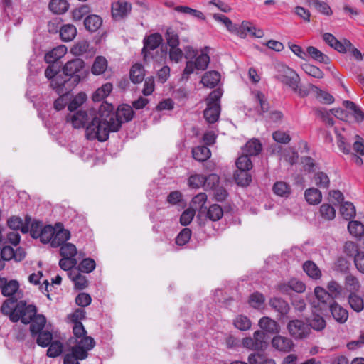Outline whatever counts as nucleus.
Listing matches in <instances>:
<instances>
[{"label":"nucleus","instance_id":"f257e3e1","mask_svg":"<svg viewBox=\"0 0 364 364\" xmlns=\"http://www.w3.org/2000/svg\"><path fill=\"white\" fill-rule=\"evenodd\" d=\"M134 115L132 107L128 105H122L116 112L112 104L104 102L92 122L86 127L85 136L88 140L106 141L110 132H117L122 124L130 122Z\"/></svg>","mask_w":364,"mask_h":364},{"label":"nucleus","instance_id":"f03ea898","mask_svg":"<svg viewBox=\"0 0 364 364\" xmlns=\"http://www.w3.org/2000/svg\"><path fill=\"white\" fill-rule=\"evenodd\" d=\"M64 79L58 77L57 84L63 85L65 93H69L83 78H85L88 71L85 70V63L80 58H74L68 61L63 67Z\"/></svg>","mask_w":364,"mask_h":364},{"label":"nucleus","instance_id":"7ed1b4c3","mask_svg":"<svg viewBox=\"0 0 364 364\" xmlns=\"http://www.w3.org/2000/svg\"><path fill=\"white\" fill-rule=\"evenodd\" d=\"M46 318L39 315L33 323L30 325V332L33 337L37 336L36 343L39 346L48 347L53 340V333L48 329L44 330Z\"/></svg>","mask_w":364,"mask_h":364},{"label":"nucleus","instance_id":"20e7f679","mask_svg":"<svg viewBox=\"0 0 364 364\" xmlns=\"http://www.w3.org/2000/svg\"><path fill=\"white\" fill-rule=\"evenodd\" d=\"M16 314L11 315V321L17 322L19 320L24 323H33L36 318L40 315L37 314L36 306L27 305L25 301H20L16 305Z\"/></svg>","mask_w":364,"mask_h":364},{"label":"nucleus","instance_id":"39448f33","mask_svg":"<svg viewBox=\"0 0 364 364\" xmlns=\"http://www.w3.org/2000/svg\"><path fill=\"white\" fill-rule=\"evenodd\" d=\"M162 42V36L159 33H151L144 37L143 39V48L141 50V55L144 62H149L151 58L154 61H159L160 59L156 55L154 56L151 54V51L157 49Z\"/></svg>","mask_w":364,"mask_h":364},{"label":"nucleus","instance_id":"423d86ee","mask_svg":"<svg viewBox=\"0 0 364 364\" xmlns=\"http://www.w3.org/2000/svg\"><path fill=\"white\" fill-rule=\"evenodd\" d=\"M60 18H55L48 23L50 32H57L59 28L60 36L63 41L69 42L73 41L77 35V28L73 24L61 25Z\"/></svg>","mask_w":364,"mask_h":364},{"label":"nucleus","instance_id":"0eeeda50","mask_svg":"<svg viewBox=\"0 0 364 364\" xmlns=\"http://www.w3.org/2000/svg\"><path fill=\"white\" fill-rule=\"evenodd\" d=\"M287 328L291 336L296 339L306 338L311 332L309 323L301 320L290 321Z\"/></svg>","mask_w":364,"mask_h":364},{"label":"nucleus","instance_id":"6e6552de","mask_svg":"<svg viewBox=\"0 0 364 364\" xmlns=\"http://www.w3.org/2000/svg\"><path fill=\"white\" fill-rule=\"evenodd\" d=\"M50 65L46 68L45 70V76L48 79L51 80L50 85L53 89L56 90L57 92L60 94H65V90H63V85H58L57 82V79L58 77L60 79H64L63 75L59 74L60 71L61 66L58 63H49Z\"/></svg>","mask_w":364,"mask_h":364},{"label":"nucleus","instance_id":"1a4fd4ad","mask_svg":"<svg viewBox=\"0 0 364 364\" xmlns=\"http://www.w3.org/2000/svg\"><path fill=\"white\" fill-rule=\"evenodd\" d=\"M97 113L92 116L90 113L89 115L86 111L79 110L73 114H68L66 120L68 122H70L72 124L73 128L80 129L84 127L87 122L88 125L89 123L92 122V118Z\"/></svg>","mask_w":364,"mask_h":364},{"label":"nucleus","instance_id":"9d476101","mask_svg":"<svg viewBox=\"0 0 364 364\" xmlns=\"http://www.w3.org/2000/svg\"><path fill=\"white\" fill-rule=\"evenodd\" d=\"M304 171L308 173H315L314 180L315 182H329L328 176L321 171L316 173L318 169V165L314 162V160L311 156H305L303 159Z\"/></svg>","mask_w":364,"mask_h":364},{"label":"nucleus","instance_id":"9b49d317","mask_svg":"<svg viewBox=\"0 0 364 364\" xmlns=\"http://www.w3.org/2000/svg\"><path fill=\"white\" fill-rule=\"evenodd\" d=\"M95 342L90 336H85L75 346H73L74 352L78 353L81 359H85L88 355V351L94 348Z\"/></svg>","mask_w":364,"mask_h":364},{"label":"nucleus","instance_id":"f8f14e48","mask_svg":"<svg viewBox=\"0 0 364 364\" xmlns=\"http://www.w3.org/2000/svg\"><path fill=\"white\" fill-rule=\"evenodd\" d=\"M279 291L284 294H290L291 291L302 293L306 289V285L301 281L293 278L287 283H282L278 286Z\"/></svg>","mask_w":364,"mask_h":364},{"label":"nucleus","instance_id":"ddd939ff","mask_svg":"<svg viewBox=\"0 0 364 364\" xmlns=\"http://www.w3.org/2000/svg\"><path fill=\"white\" fill-rule=\"evenodd\" d=\"M70 237V231L64 229L61 224L58 223L55 226V233L51 240V246L53 247H60L66 243L65 242L68 240Z\"/></svg>","mask_w":364,"mask_h":364},{"label":"nucleus","instance_id":"4468645a","mask_svg":"<svg viewBox=\"0 0 364 364\" xmlns=\"http://www.w3.org/2000/svg\"><path fill=\"white\" fill-rule=\"evenodd\" d=\"M132 6L127 1H117L112 7V16L114 20L119 21L126 17L130 12Z\"/></svg>","mask_w":364,"mask_h":364},{"label":"nucleus","instance_id":"2eb2a0df","mask_svg":"<svg viewBox=\"0 0 364 364\" xmlns=\"http://www.w3.org/2000/svg\"><path fill=\"white\" fill-rule=\"evenodd\" d=\"M1 293L4 296L11 297L18 300L22 296L19 290V284L16 280H11L6 282L1 287Z\"/></svg>","mask_w":364,"mask_h":364},{"label":"nucleus","instance_id":"dca6fc26","mask_svg":"<svg viewBox=\"0 0 364 364\" xmlns=\"http://www.w3.org/2000/svg\"><path fill=\"white\" fill-rule=\"evenodd\" d=\"M102 22L103 21L100 16L90 14L84 18L83 26L88 32L95 33L102 26Z\"/></svg>","mask_w":364,"mask_h":364},{"label":"nucleus","instance_id":"f3484780","mask_svg":"<svg viewBox=\"0 0 364 364\" xmlns=\"http://www.w3.org/2000/svg\"><path fill=\"white\" fill-rule=\"evenodd\" d=\"M262 150L260 141L253 138L249 140L242 148V154L248 156H257Z\"/></svg>","mask_w":364,"mask_h":364},{"label":"nucleus","instance_id":"a211bd4d","mask_svg":"<svg viewBox=\"0 0 364 364\" xmlns=\"http://www.w3.org/2000/svg\"><path fill=\"white\" fill-rule=\"evenodd\" d=\"M272 344L277 350L284 352H289L294 347V343L290 338L280 335L273 338Z\"/></svg>","mask_w":364,"mask_h":364},{"label":"nucleus","instance_id":"6ab92c4d","mask_svg":"<svg viewBox=\"0 0 364 364\" xmlns=\"http://www.w3.org/2000/svg\"><path fill=\"white\" fill-rule=\"evenodd\" d=\"M343 105L347 109L348 112L353 117L355 122H360L364 119V112L353 102L344 100Z\"/></svg>","mask_w":364,"mask_h":364},{"label":"nucleus","instance_id":"aec40b11","mask_svg":"<svg viewBox=\"0 0 364 364\" xmlns=\"http://www.w3.org/2000/svg\"><path fill=\"white\" fill-rule=\"evenodd\" d=\"M220 80V74L219 72L212 70L206 72L201 79V82L205 87L214 88L215 87Z\"/></svg>","mask_w":364,"mask_h":364},{"label":"nucleus","instance_id":"412c9836","mask_svg":"<svg viewBox=\"0 0 364 364\" xmlns=\"http://www.w3.org/2000/svg\"><path fill=\"white\" fill-rule=\"evenodd\" d=\"M331 314L338 323H345L348 318V311L337 303H333L330 306Z\"/></svg>","mask_w":364,"mask_h":364},{"label":"nucleus","instance_id":"4be33fe9","mask_svg":"<svg viewBox=\"0 0 364 364\" xmlns=\"http://www.w3.org/2000/svg\"><path fill=\"white\" fill-rule=\"evenodd\" d=\"M221 111L220 105H215L208 106L203 112V115L205 120L210 123L213 124L216 122L220 117Z\"/></svg>","mask_w":364,"mask_h":364},{"label":"nucleus","instance_id":"5701e85b","mask_svg":"<svg viewBox=\"0 0 364 364\" xmlns=\"http://www.w3.org/2000/svg\"><path fill=\"white\" fill-rule=\"evenodd\" d=\"M306 54H308V58L310 57L321 63L327 65L331 63L330 58L314 46L307 47Z\"/></svg>","mask_w":364,"mask_h":364},{"label":"nucleus","instance_id":"b1692460","mask_svg":"<svg viewBox=\"0 0 364 364\" xmlns=\"http://www.w3.org/2000/svg\"><path fill=\"white\" fill-rule=\"evenodd\" d=\"M270 306L281 316H284L288 314L290 307L288 303L281 298H272L269 302Z\"/></svg>","mask_w":364,"mask_h":364},{"label":"nucleus","instance_id":"393cba45","mask_svg":"<svg viewBox=\"0 0 364 364\" xmlns=\"http://www.w3.org/2000/svg\"><path fill=\"white\" fill-rule=\"evenodd\" d=\"M192 156L195 160L204 162L211 156V151L205 145L198 146L193 148Z\"/></svg>","mask_w":364,"mask_h":364},{"label":"nucleus","instance_id":"a878e982","mask_svg":"<svg viewBox=\"0 0 364 364\" xmlns=\"http://www.w3.org/2000/svg\"><path fill=\"white\" fill-rule=\"evenodd\" d=\"M69 278L74 282L75 287L78 289H84L87 286V280L85 276L82 275L77 269L71 270L68 273Z\"/></svg>","mask_w":364,"mask_h":364},{"label":"nucleus","instance_id":"bb28decb","mask_svg":"<svg viewBox=\"0 0 364 364\" xmlns=\"http://www.w3.org/2000/svg\"><path fill=\"white\" fill-rule=\"evenodd\" d=\"M203 213H205V217L210 220L218 221L222 218L223 210L219 205L213 204L208 208H205Z\"/></svg>","mask_w":364,"mask_h":364},{"label":"nucleus","instance_id":"cd10ccee","mask_svg":"<svg viewBox=\"0 0 364 364\" xmlns=\"http://www.w3.org/2000/svg\"><path fill=\"white\" fill-rule=\"evenodd\" d=\"M144 71L141 64L136 63L133 65L129 72L131 81L134 84L141 82L144 79Z\"/></svg>","mask_w":364,"mask_h":364},{"label":"nucleus","instance_id":"c85d7f7f","mask_svg":"<svg viewBox=\"0 0 364 364\" xmlns=\"http://www.w3.org/2000/svg\"><path fill=\"white\" fill-rule=\"evenodd\" d=\"M113 89L112 84L107 82L96 90L92 96L94 102H100L107 97Z\"/></svg>","mask_w":364,"mask_h":364},{"label":"nucleus","instance_id":"c756f323","mask_svg":"<svg viewBox=\"0 0 364 364\" xmlns=\"http://www.w3.org/2000/svg\"><path fill=\"white\" fill-rule=\"evenodd\" d=\"M65 46L53 48L45 55L44 60L47 63H58V60L65 53Z\"/></svg>","mask_w":364,"mask_h":364},{"label":"nucleus","instance_id":"7c9ffc66","mask_svg":"<svg viewBox=\"0 0 364 364\" xmlns=\"http://www.w3.org/2000/svg\"><path fill=\"white\" fill-rule=\"evenodd\" d=\"M260 328L267 332L274 333L279 332V325L269 317L264 316L259 321Z\"/></svg>","mask_w":364,"mask_h":364},{"label":"nucleus","instance_id":"2f4dec72","mask_svg":"<svg viewBox=\"0 0 364 364\" xmlns=\"http://www.w3.org/2000/svg\"><path fill=\"white\" fill-rule=\"evenodd\" d=\"M48 8L54 14H62L68 10L69 4L67 0H51Z\"/></svg>","mask_w":364,"mask_h":364},{"label":"nucleus","instance_id":"473e14b6","mask_svg":"<svg viewBox=\"0 0 364 364\" xmlns=\"http://www.w3.org/2000/svg\"><path fill=\"white\" fill-rule=\"evenodd\" d=\"M310 87L316 93V98L323 104H331L334 102L333 97L328 92L321 90L318 87L311 84Z\"/></svg>","mask_w":364,"mask_h":364},{"label":"nucleus","instance_id":"72a5a7b5","mask_svg":"<svg viewBox=\"0 0 364 364\" xmlns=\"http://www.w3.org/2000/svg\"><path fill=\"white\" fill-rule=\"evenodd\" d=\"M8 226L12 230H21L23 233L29 230L28 223L24 224L20 217L12 216L7 220Z\"/></svg>","mask_w":364,"mask_h":364},{"label":"nucleus","instance_id":"f704fd0d","mask_svg":"<svg viewBox=\"0 0 364 364\" xmlns=\"http://www.w3.org/2000/svg\"><path fill=\"white\" fill-rule=\"evenodd\" d=\"M303 269L306 274L312 279H318L321 276V270L317 265L311 261H306L303 264Z\"/></svg>","mask_w":364,"mask_h":364},{"label":"nucleus","instance_id":"c9c22d12","mask_svg":"<svg viewBox=\"0 0 364 364\" xmlns=\"http://www.w3.org/2000/svg\"><path fill=\"white\" fill-rule=\"evenodd\" d=\"M107 68V61L103 56H97L92 66L91 72L95 75L102 74Z\"/></svg>","mask_w":364,"mask_h":364},{"label":"nucleus","instance_id":"e433bc0d","mask_svg":"<svg viewBox=\"0 0 364 364\" xmlns=\"http://www.w3.org/2000/svg\"><path fill=\"white\" fill-rule=\"evenodd\" d=\"M306 201L311 205L318 204L322 200V195L317 188H309L304 193Z\"/></svg>","mask_w":364,"mask_h":364},{"label":"nucleus","instance_id":"4c0bfd02","mask_svg":"<svg viewBox=\"0 0 364 364\" xmlns=\"http://www.w3.org/2000/svg\"><path fill=\"white\" fill-rule=\"evenodd\" d=\"M165 38L170 48H176L179 46V36L174 28H168L165 33Z\"/></svg>","mask_w":364,"mask_h":364},{"label":"nucleus","instance_id":"58836bf2","mask_svg":"<svg viewBox=\"0 0 364 364\" xmlns=\"http://www.w3.org/2000/svg\"><path fill=\"white\" fill-rule=\"evenodd\" d=\"M17 304V300L13 298H9L6 299L1 306V311L2 314L9 316L11 321V315L16 314V305Z\"/></svg>","mask_w":364,"mask_h":364},{"label":"nucleus","instance_id":"ea45409f","mask_svg":"<svg viewBox=\"0 0 364 364\" xmlns=\"http://www.w3.org/2000/svg\"><path fill=\"white\" fill-rule=\"evenodd\" d=\"M91 12L90 7L84 4L82 5L72 11V18L74 21H81L82 18H85L87 15H89Z\"/></svg>","mask_w":364,"mask_h":364},{"label":"nucleus","instance_id":"a19ab883","mask_svg":"<svg viewBox=\"0 0 364 364\" xmlns=\"http://www.w3.org/2000/svg\"><path fill=\"white\" fill-rule=\"evenodd\" d=\"M174 10L179 13L189 14L202 21L205 20V16L203 12L186 6H177L174 8Z\"/></svg>","mask_w":364,"mask_h":364},{"label":"nucleus","instance_id":"79ce46f5","mask_svg":"<svg viewBox=\"0 0 364 364\" xmlns=\"http://www.w3.org/2000/svg\"><path fill=\"white\" fill-rule=\"evenodd\" d=\"M340 212L341 215L346 220H350L355 216V208L350 202H345L341 205Z\"/></svg>","mask_w":364,"mask_h":364},{"label":"nucleus","instance_id":"37998d69","mask_svg":"<svg viewBox=\"0 0 364 364\" xmlns=\"http://www.w3.org/2000/svg\"><path fill=\"white\" fill-rule=\"evenodd\" d=\"M309 4L310 6L314 7L320 13L330 16L332 14V10L329 5L320 0H309Z\"/></svg>","mask_w":364,"mask_h":364},{"label":"nucleus","instance_id":"c03bdc74","mask_svg":"<svg viewBox=\"0 0 364 364\" xmlns=\"http://www.w3.org/2000/svg\"><path fill=\"white\" fill-rule=\"evenodd\" d=\"M348 229L350 234L353 237H359L364 235V225L359 221H350Z\"/></svg>","mask_w":364,"mask_h":364},{"label":"nucleus","instance_id":"a18cd8bd","mask_svg":"<svg viewBox=\"0 0 364 364\" xmlns=\"http://www.w3.org/2000/svg\"><path fill=\"white\" fill-rule=\"evenodd\" d=\"M283 84L291 88L294 91H296L298 85L300 82V77L299 75L295 76L289 75L286 77H276Z\"/></svg>","mask_w":364,"mask_h":364},{"label":"nucleus","instance_id":"49530a36","mask_svg":"<svg viewBox=\"0 0 364 364\" xmlns=\"http://www.w3.org/2000/svg\"><path fill=\"white\" fill-rule=\"evenodd\" d=\"M250 364H275L272 359H267L265 355L259 353H251L248 357Z\"/></svg>","mask_w":364,"mask_h":364},{"label":"nucleus","instance_id":"de8ad7c7","mask_svg":"<svg viewBox=\"0 0 364 364\" xmlns=\"http://www.w3.org/2000/svg\"><path fill=\"white\" fill-rule=\"evenodd\" d=\"M213 18L217 21L223 23L229 31L232 33L238 31L237 25L234 24L226 16L220 14H215L213 15Z\"/></svg>","mask_w":364,"mask_h":364},{"label":"nucleus","instance_id":"09e8293b","mask_svg":"<svg viewBox=\"0 0 364 364\" xmlns=\"http://www.w3.org/2000/svg\"><path fill=\"white\" fill-rule=\"evenodd\" d=\"M90 43L87 41L83 40L77 42L71 48V53L75 55H82L89 51Z\"/></svg>","mask_w":364,"mask_h":364},{"label":"nucleus","instance_id":"8fccbe9b","mask_svg":"<svg viewBox=\"0 0 364 364\" xmlns=\"http://www.w3.org/2000/svg\"><path fill=\"white\" fill-rule=\"evenodd\" d=\"M301 68H302V70L307 75H309L313 77L321 79L324 76L323 72L320 68H318V67H316L314 65L309 64V63H304V65H302Z\"/></svg>","mask_w":364,"mask_h":364},{"label":"nucleus","instance_id":"3c124183","mask_svg":"<svg viewBox=\"0 0 364 364\" xmlns=\"http://www.w3.org/2000/svg\"><path fill=\"white\" fill-rule=\"evenodd\" d=\"M235 164L237 168V170L251 171L253 167V164L250 156L243 154L237 158Z\"/></svg>","mask_w":364,"mask_h":364},{"label":"nucleus","instance_id":"603ef678","mask_svg":"<svg viewBox=\"0 0 364 364\" xmlns=\"http://www.w3.org/2000/svg\"><path fill=\"white\" fill-rule=\"evenodd\" d=\"M195 181H198V182H219L220 177L215 173H210L208 176L200 174H195L191 175L188 178V182H195Z\"/></svg>","mask_w":364,"mask_h":364},{"label":"nucleus","instance_id":"864d4df0","mask_svg":"<svg viewBox=\"0 0 364 364\" xmlns=\"http://www.w3.org/2000/svg\"><path fill=\"white\" fill-rule=\"evenodd\" d=\"M348 303L350 307L356 312H360L364 308L363 299L355 293H351L349 295Z\"/></svg>","mask_w":364,"mask_h":364},{"label":"nucleus","instance_id":"5fc2aeb1","mask_svg":"<svg viewBox=\"0 0 364 364\" xmlns=\"http://www.w3.org/2000/svg\"><path fill=\"white\" fill-rule=\"evenodd\" d=\"M314 112L315 115L320 118L326 125L329 127L334 125L333 118L325 108H316L314 109Z\"/></svg>","mask_w":364,"mask_h":364},{"label":"nucleus","instance_id":"6e6d98bb","mask_svg":"<svg viewBox=\"0 0 364 364\" xmlns=\"http://www.w3.org/2000/svg\"><path fill=\"white\" fill-rule=\"evenodd\" d=\"M87 100V95L84 92H80L75 95L68 105L70 112H73L80 107Z\"/></svg>","mask_w":364,"mask_h":364},{"label":"nucleus","instance_id":"4d7b16f0","mask_svg":"<svg viewBox=\"0 0 364 364\" xmlns=\"http://www.w3.org/2000/svg\"><path fill=\"white\" fill-rule=\"evenodd\" d=\"M0 270H1L5 267V261L14 259V250L10 246H4L0 252Z\"/></svg>","mask_w":364,"mask_h":364},{"label":"nucleus","instance_id":"13d9d810","mask_svg":"<svg viewBox=\"0 0 364 364\" xmlns=\"http://www.w3.org/2000/svg\"><path fill=\"white\" fill-rule=\"evenodd\" d=\"M60 254L65 257H75L77 250L75 245L68 242L60 246Z\"/></svg>","mask_w":364,"mask_h":364},{"label":"nucleus","instance_id":"bf43d9fd","mask_svg":"<svg viewBox=\"0 0 364 364\" xmlns=\"http://www.w3.org/2000/svg\"><path fill=\"white\" fill-rule=\"evenodd\" d=\"M212 192L215 200L218 202L224 201L228 196L227 191L219 183H213Z\"/></svg>","mask_w":364,"mask_h":364},{"label":"nucleus","instance_id":"052dcab7","mask_svg":"<svg viewBox=\"0 0 364 364\" xmlns=\"http://www.w3.org/2000/svg\"><path fill=\"white\" fill-rule=\"evenodd\" d=\"M55 233V227L53 228L51 225L44 226L43 230L39 235L38 238L41 242L43 243H51V240H53V234Z\"/></svg>","mask_w":364,"mask_h":364},{"label":"nucleus","instance_id":"680f3d73","mask_svg":"<svg viewBox=\"0 0 364 364\" xmlns=\"http://www.w3.org/2000/svg\"><path fill=\"white\" fill-rule=\"evenodd\" d=\"M48 347L47 355L50 358H56L63 351V344L58 341H52Z\"/></svg>","mask_w":364,"mask_h":364},{"label":"nucleus","instance_id":"e2e57ef3","mask_svg":"<svg viewBox=\"0 0 364 364\" xmlns=\"http://www.w3.org/2000/svg\"><path fill=\"white\" fill-rule=\"evenodd\" d=\"M234 326L240 331H247L251 327V321L247 316L239 315L234 320Z\"/></svg>","mask_w":364,"mask_h":364},{"label":"nucleus","instance_id":"0e129e2a","mask_svg":"<svg viewBox=\"0 0 364 364\" xmlns=\"http://www.w3.org/2000/svg\"><path fill=\"white\" fill-rule=\"evenodd\" d=\"M207 201V195L204 193L197 194L192 200L193 208L199 209L200 215L203 214L204 205Z\"/></svg>","mask_w":364,"mask_h":364},{"label":"nucleus","instance_id":"69168bd1","mask_svg":"<svg viewBox=\"0 0 364 364\" xmlns=\"http://www.w3.org/2000/svg\"><path fill=\"white\" fill-rule=\"evenodd\" d=\"M320 214L325 220H331L336 216V210L332 205L323 203L320 207Z\"/></svg>","mask_w":364,"mask_h":364},{"label":"nucleus","instance_id":"338daca9","mask_svg":"<svg viewBox=\"0 0 364 364\" xmlns=\"http://www.w3.org/2000/svg\"><path fill=\"white\" fill-rule=\"evenodd\" d=\"M272 190L276 195L281 197H288L291 193L288 183H274Z\"/></svg>","mask_w":364,"mask_h":364},{"label":"nucleus","instance_id":"774afa93","mask_svg":"<svg viewBox=\"0 0 364 364\" xmlns=\"http://www.w3.org/2000/svg\"><path fill=\"white\" fill-rule=\"evenodd\" d=\"M96 264L93 259L86 258L84 259L78 265V269H77L79 272H82L85 273H90L92 272L95 268Z\"/></svg>","mask_w":364,"mask_h":364}]
</instances>
